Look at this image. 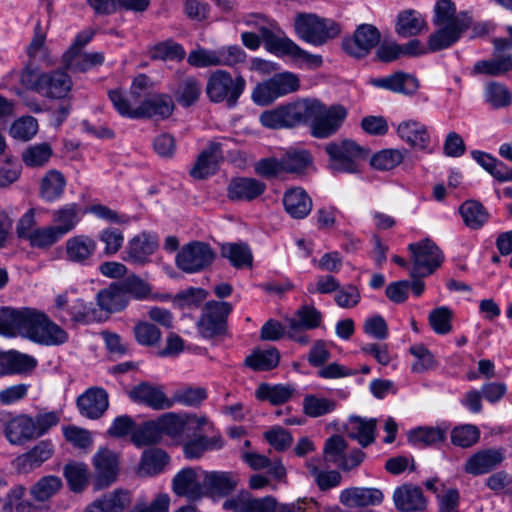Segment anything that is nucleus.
<instances>
[{
    "instance_id": "nucleus-38",
    "label": "nucleus",
    "mask_w": 512,
    "mask_h": 512,
    "mask_svg": "<svg viewBox=\"0 0 512 512\" xmlns=\"http://www.w3.org/2000/svg\"><path fill=\"white\" fill-rule=\"evenodd\" d=\"M459 212L464 224L472 229L482 228L489 219V213L486 208L476 200H466L459 207Z\"/></svg>"
},
{
    "instance_id": "nucleus-21",
    "label": "nucleus",
    "mask_w": 512,
    "mask_h": 512,
    "mask_svg": "<svg viewBox=\"0 0 512 512\" xmlns=\"http://www.w3.org/2000/svg\"><path fill=\"white\" fill-rule=\"evenodd\" d=\"M96 241L84 234L70 237L65 242L66 260L80 265H86L92 259L96 252Z\"/></svg>"
},
{
    "instance_id": "nucleus-37",
    "label": "nucleus",
    "mask_w": 512,
    "mask_h": 512,
    "mask_svg": "<svg viewBox=\"0 0 512 512\" xmlns=\"http://www.w3.org/2000/svg\"><path fill=\"white\" fill-rule=\"evenodd\" d=\"M294 393L295 388L291 384L270 385L268 383H261L255 392L257 399L268 401L272 405H281L288 402Z\"/></svg>"
},
{
    "instance_id": "nucleus-11",
    "label": "nucleus",
    "mask_w": 512,
    "mask_h": 512,
    "mask_svg": "<svg viewBox=\"0 0 512 512\" xmlns=\"http://www.w3.org/2000/svg\"><path fill=\"white\" fill-rule=\"evenodd\" d=\"M203 478V469L184 468L173 478V491L176 495L186 497L190 501H199L205 497Z\"/></svg>"
},
{
    "instance_id": "nucleus-28",
    "label": "nucleus",
    "mask_w": 512,
    "mask_h": 512,
    "mask_svg": "<svg viewBox=\"0 0 512 512\" xmlns=\"http://www.w3.org/2000/svg\"><path fill=\"white\" fill-rule=\"evenodd\" d=\"M393 500L396 508L403 512L423 510L426 506L422 490L411 484L398 487L394 491Z\"/></svg>"
},
{
    "instance_id": "nucleus-53",
    "label": "nucleus",
    "mask_w": 512,
    "mask_h": 512,
    "mask_svg": "<svg viewBox=\"0 0 512 512\" xmlns=\"http://www.w3.org/2000/svg\"><path fill=\"white\" fill-rule=\"evenodd\" d=\"M303 413L309 417L317 418L332 412L336 403L334 400L314 394L306 395L303 399Z\"/></svg>"
},
{
    "instance_id": "nucleus-25",
    "label": "nucleus",
    "mask_w": 512,
    "mask_h": 512,
    "mask_svg": "<svg viewBox=\"0 0 512 512\" xmlns=\"http://www.w3.org/2000/svg\"><path fill=\"white\" fill-rule=\"evenodd\" d=\"M264 182L248 177L233 178L228 185V198L233 201H252L264 193Z\"/></svg>"
},
{
    "instance_id": "nucleus-47",
    "label": "nucleus",
    "mask_w": 512,
    "mask_h": 512,
    "mask_svg": "<svg viewBox=\"0 0 512 512\" xmlns=\"http://www.w3.org/2000/svg\"><path fill=\"white\" fill-rule=\"evenodd\" d=\"M322 314L314 306L303 305L295 313L294 317L287 318L286 322L290 327H301L303 329H315L320 326Z\"/></svg>"
},
{
    "instance_id": "nucleus-40",
    "label": "nucleus",
    "mask_w": 512,
    "mask_h": 512,
    "mask_svg": "<svg viewBox=\"0 0 512 512\" xmlns=\"http://www.w3.org/2000/svg\"><path fill=\"white\" fill-rule=\"evenodd\" d=\"M280 353L276 348L255 349L245 358L244 365L253 371L272 370L279 364Z\"/></svg>"
},
{
    "instance_id": "nucleus-31",
    "label": "nucleus",
    "mask_w": 512,
    "mask_h": 512,
    "mask_svg": "<svg viewBox=\"0 0 512 512\" xmlns=\"http://www.w3.org/2000/svg\"><path fill=\"white\" fill-rule=\"evenodd\" d=\"M503 454L497 449H485L471 456L465 464V471L472 475L490 472L503 461Z\"/></svg>"
},
{
    "instance_id": "nucleus-56",
    "label": "nucleus",
    "mask_w": 512,
    "mask_h": 512,
    "mask_svg": "<svg viewBox=\"0 0 512 512\" xmlns=\"http://www.w3.org/2000/svg\"><path fill=\"white\" fill-rule=\"evenodd\" d=\"M2 363L8 373H23L34 369L37 361L27 354L10 351L4 356Z\"/></svg>"
},
{
    "instance_id": "nucleus-2",
    "label": "nucleus",
    "mask_w": 512,
    "mask_h": 512,
    "mask_svg": "<svg viewBox=\"0 0 512 512\" xmlns=\"http://www.w3.org/2000/svg\"><path fill=\"white\" fill-rule=\"evenodd\" d=\"M303 110V124L310 123L312 136L319 139L334 135L347 116L342 105L327 107L317 99H303Z\"/></svg>"
},
{
    "instance_id": "nucleus-57",
    "label": "nucleus",
    "mask_w": 512,
    "mask_h": 512,
    "mask_svg": "<svg viewBox=\"0 0 512 512\" xmlns=\"http://www.w3.org/2000/svg\"><path fill=\"white\" fill-rule=\"evenodd\" d=\"M64 475L70 489L81 492L88 484V467L82 463L68 464L64 468Z\"/></svg>"
},
{
    "instance_id": "nucleus-20",
    "label": "nucleus",
    "mask_w": 512,
    "mask_h": 512,
    "mask_svg": "<svg viewBox=\"0 0 512 512\" xmlns=\"http://www.w3.org/2000/svg\"><path fill=\"white\" fill-rule=\"evenodd\" d=\"M129 397L134 402L145 404L154 410L171 408L170 398L166 396L162 388L147 382L134 386L129 391Z\"/></svg>"
},
{
    "instance_id": "nucleus-17",
    "label": "nucleus",
    "mask_w": 512,
    "mask_h": 512,
    "mask_svg": "<svg viewBox=\"0 0 512 512\" xmlns=\"http://www.w3.org/2000/svg\"><path fill=\"white\" fill-rule=\"evenodd\" d=\"M157 248V237L146 231L141 232L128 241L125 249L126 256L123 257V260L135 264H145Z\"/></svg>"
},
{
    "instance_id": "nucleus-61",
    "label": "nucleus",
    "mask_w": 512,
    "mask_h": 512,
    "mask_svg": "<svg viewBox=\"0 0 512 512\" xmlns=\"http://www.w3.org/2000/svg\"><path fill=\"white\" fill-rule=\"evenodd\" d=\"M207 397L206 390L202 387H184L176 390L170 398L171 407L175 403L185 406H198Z\"/></svg>"
},
{
    "instance_id": "nucleus-32",
    "label": "nucleus",
    "mask_w": 512,
    "mask_h": 512,
    "mask_svg": "<svg viewBox=\"0 0 512 512\" xmlns=\"http://www.w3.org/2000/svg\"><path fill=\"white\" fill-rule=\"evenodd\" d=\"M371 83L376 87L405 95L414 94L419 87L418 80L415 77L402 72H396L383 78L372 79Z\"/></svg>"
},
{
    "instance_id": "nucleus-60",
    "label": "nucleus",
    "mask_w": 512,
    "mask_h": 512,
    "mask_svg": "<svg viewBox=\"0 0 512 512\" xmlns=\"http://www.w3.org/2000/svg\"><path fill=\"white\" fill-rule=\"evenodd\" d=\"M160 436L167 434L171 437L179 436L183 433L185 425L187 424L186 418L175 413H165L160 416L156 421Z\"/></svg>"
},
{
    "instance_id": "nucleus-52",
    "label": "nucleus",
    "mask_w": 512,
    "mask_h": 512,
    "mask_svg": "<svg viewBox=\"0 0 512 512\" xmlns=\"http://www.w3.org/2000/svg\"><path fill=\"white\" fill-rule=\"evenodd\" d=\"M62 487V480L58 476L48 475L40 478L30 490L32 497L44 502L54 496Z\"/></svg>"
},
{
    "instance_id": "nucleus-48",
    "label": "nucleus",
    "mask_w": 512,
    "mask_h": 512,
    "mask_svg": "<svg viewBox=\"0 0 512 512\" xmlns=\"http://www.w3.org/2000/svg\"><path fill=\"white\" fill-rule=\"evenodd\" d=\"M284 173L301 174L312 163L311 154L306 150H288L281 156Z\"/></svg>"
},
{
    "instance_id": "nucleus-62",
    "label": "nucleus",
    "mask_w": 512,
    "mask_h": 512,
    "mask_svg": "<svg viewBox=\"0 0 512 512\" xmlns=\"http://www.w3.org/2000/svg\"><path fill=\"white\" fill-rule=\"evenodd\" d=\"M131 440L138 447L158 443L161 440V436L156 422L149 421L136 427L132 433Z\"/></svg>"
},
{
    "instance_id": "nucleus-12",
    "label": "nucleus",
    "mask_w": 512,
    "mask_h": 512,
    "mask_svg": "<svg viewBox=\"0 0 512 512\" xmlns=\"http://www.w3.org/2000/svg\"><path fill=\"white\" fill-rule=\"evenodd\" d=\"M379 30L371 24H362L354 32L353 37L345 38L343 49L355 58L365 57L380 41Z\"/></svg>"
},
{
    "instance_id": "nucleus-18",
    "label": "nucleus",
    "mask_w": 512,
    "mask_h": 512,
    "mask_svg": "<svg viewBox=\"0 0 512 512\" xmlns=\"http://www.w3.org/2000/svg\"><path fill=\"white\" fill-rule=\"evenodd\" d=\"M72 88L70 76L63 70L44 72L40 78L38 94L50 99H63Z\"/></svg>"
},
{
    "instance_id": "nucleus-50",
    "label": "nucleus",
    "mask_w": 512,
    "mask_h": 512,
    "mask_svg": "<svg viewBox=\"0 0 512 512\" xmlns=\"http://www.w3.org/2000/svg\"><path fill=\"white\" fill-rule=\"evenodd\" d=\"M53 150L48 143H39L28 146L22 152V161L27 167L38 168L48 163Z\"/></svg>"
},
{
    "instance_id": "nucleus-4",
    "label": "nucleus",
    "mask_w": 512,
    "mask_h": 512,
    "mask_svg": "<svg viewBox=\"0 0 512 512\" xmlns=\"http://www.w3.org/2000/svg\"><path fill=\"white\" fill-rule=\"evenodd\" d=\"M245 86L246 81L241 75L233 77L228 71L218 69L209 75L205 90L211 102H224L232 108L236 106Z\"/></svg>"
},
{
    "instance_id": "nucleus-9",
    "label": "nucleus",
    "mask_w": 512,
    "mask_h": 512,
    "mask_svg": "<svg viewBox=\"0 0 512 512\" xmlns=\"http://www.w3.org/2000/svg\"><path fill=\"white\" fill-rule=\"evenodd\" d=\"M215 259V253L209 244L192 241L181 247L176 255V266L186 273L200 272L209 267Z\"/></svg>"
},
{
    "instance_id": "nucleus-10",
    "label": "nucleus",
    "mask_w": 512,
    "mask_h": 512,
    "mask_svg": "<svg viewBox=\"0 0 512 512\" xmlns=\"http://www.w3.org/2000/svg\"><path fill=\"white\" fill-rule=\"evenodd\" d=\"M303 99L263 112L260 122L270 129L292 128L303 124Z\"/></svg>"
},
{
    "instance_id": "nucleus-33",
    "label": "nucleus",
    "mask_w": 512,
    "mask_h": 512,
    "mask_svg": "<svg viewBox=\"0 0 512 512\" xmlns=\"http://www.w3.org/2000/svg\"><path fill=\"white\" fill-rule=\"evenodd\" d=\"M397 132L402 140L414 148L425 150L429 145L430 135L427 127L420 122L414 120L401 122Z\"/></svg>"
},
{
    "instance_id": "nucleus-15",
    "label": "nucleus",
    "mask_w": 512,
    "mask_h": 512,
    "mask_svg": "<svg viewBox=\"0 0 512 512\" xmlns=\"http://www.w3.org/2000/svg\"><path fill=\"white\" fill-rule=\"evenodd\" d=\"M239 481V475L232 471L204 470L205 497L228 496L236 490Z\"/></svg>"
},
{
    "instance_id": "nucleus-6",
    "label": "nucleus",
    "mask_w": 512,
    "mask_h": 512,
    "mask_svg": "<svg viewBox=\"0 0 512 512\" xmlns=\"http://www.w3.org/2000/svg\"><path fill=\"white\" fill-rule=\"evenodd\" d=\"M300 83L297 75L284 72L257 84L252 91V100L261 106L274 102L279 97L296 92Z\"/></svg>"
},
{
    "instance_id": "nucleus-26",
    "label": "nucleus",
    "mask_w": 512,
    "mask_h": 512,
    "mask_svg": "<svg viewBox=\"0 0 512 512\" xmlns=\"http://www.w3.org/2000/svg\"><path fill=\"white\" fill-rule=\"evenodd\" d=\"M82 209L77 203H69L52 211V227L63 238L81 221Z\"/></svg>"
},
{
    "instance_id": "nucleus-27",
    "label": "nucleus",
    "mask_w": 512,
    "mask_h": 512,
    "mask_svg": "<svg viewBox=\"0 0 512 512\" xmlns=\"http://www.w3.org/2000/svg\"><path fill=\"white\" fill-rule=\"evenodd\" d=\"M130 503V493L123 489H116L94 500L83 512H123Z\"/></svg>"
},
{
    "instance_id": "nucleus-22",
    "label": "nucleus",
    "mask_w": 512,
    "mask_h": 512,
    "mask_svg": "<svg viewBox=\"0 0 512 512\" xmlns=\"http://www.w3.org/2000/svg\"><path fill=\"white\" fill-rule=\"evenodd\" d=\"M4 433L12 445H23L37 439L33 418L26 414H20L8 420Z\"/></svg>"
},
{
    "instance_id": "nucleus-23",
    "label": "nucleus",
    "mask_w": 512,
    "mask_h": 512,
    "mask_svg": "<svg viewBox=\"0 0 512 512\" xmlns=\"http://www.w3.org/2000/svg\"><path fill=\"white\" fill-rule=\"evenodd\" d=\"M175 105L168 94H154L142 101L138 106L139 118L167 119L174 111Z\"/></svg>"
},
{
    "instance_id": "nucleus-3",
    "label": "nucleus",
    "mask_w": 512,
    "mask_h": 512,
    "mask_svg": "<svg viewBox=\"0 0 512 512\" xmlns=\"http://www.w3.org/2000/svg\"><path fill=\"white\" fill-rule=\"evenodd\" d=\"M325 152L329 157L328 168L333 173H358L360 161L369 155L368 149L351 139L329 142L325 145Z\"/></svg>"
},
{
    "instance_id": "nucleus-43",
    "label": "nucleus",
    "mask_w": 512,
    "mask_h": 512,
    "mask_svg": "<svg viewBox=\"0 0 512 512\" xmlns=\"http://www.w3.org/2000/svg\"><path fill=\"white\" fill-rule=\"evenodd\" d=\"M376 428V420H365L358 416L350 418V428L348 436L357 440L362 447H367L374 441V431Z\"/></svg>"
},
{
    "instance_id": "nucleus-54",
    "label": "nucleus",
    "mask_w": 512,
    "mask_h": 512,
    "mask_svg": "<svg viewBox=\"0 0 512 512\" xmlns=\"http://www.w3.org/2000/svg\"><path fill=\"white\" fill-rule=\"evenodd\" d=\"M446 431L441 428L419 427L409 432L408 439L418 446H429L444 441Z\"/></svg>"
},
{
    "instance_id": "nucleus-1",
    "label": "nucleus",
    "mask_w": 512,
    "mask_h": 512,
    "mask_svg": "<svg viewBox=\"0 0 512 512\" xmlns=\"http://www.w3.org/2000/svg\"><path fill=\"white\" fill-rule=\"evenodd\" d=\"M472 16L466 12H456L451 0H438L434 7L433 23L438 29L428 39V51L437 52L455 44L472 25Z\"/></svg>"
},
{
    "instance_id": "nucleus-24",
    "label": "nucleus",
    "mask_w": 512,
    "mask_h": 512,
    "mask_svg": "<svg viewBox=\"0 0 512 512\" xmlns=\"http://www.w3.org/2000/svg\"><path fill=\"white\" fill-rule=\"evenodd\" d=\"M384 495L376 488L351 487L344 489L339 495V501L346 507H367L379 505Z\"/></svg>"
},
{
    "instance_id": "nucleus-30",
    "label": "nucleus",
    "mask_w": 512,
    "mask_h": 512,
    "mask_svg": "<svg viewBox=\"0 0 512 512\" xmlns=\"http://www.w3.org/2000/svg\"><path fill=\"white\" fill-rule=\"evenodd\" d=\"M283 205L292 218L303 219L312 209V199L304 189L291 188L283 196Z\"/></svg>"
},
{
    "instance_id": "nucleus-29",
    "label": "nucleus",
    "mask_w": 512,
    "mask_h": 512,
    "mask_svg": "<svg viewBox=\"0 0 512 512\" xmlns=\"http://www.w3.org/2000/svg\"><path fill=\"white\" fill-rule=\"evenodd\" d=\"M97 305L105 312L106 316L119 312L129 304V297L125 296L119 282L110 284L107 288L97 293Z\"/></svg>"
},
{
    "instance_id": "nucleus-49",
    "label": "nucleus",
    "mask_w": 512,
    "mask_h": 512,
    "mask_svg": "<svg viewBox=\"0 0 512 512\" xmlns=\"http://www.w3.org/2000/svg\"><path fill=\"white\" fill-rule=\"evenodd\" d=\"M221 446L222 442L220 438H208L206 436H199L184 443L183 452L187 459L193 460L202 457L206 451L219 449Z\"/></svg>"
},
{
    "instance_id": "nucleus-5",
    "label": "nucleus",
    "mask_w": 512,
    "mask_h": 512,
    "mask_svg": "<svg viewBox=\"0 0 512 512\" xmlns=\"http://www.w3.org/2000/svg\"><path fill=\"white\" fill-rule=\"evenodd\" d=\"M294 26L300 39L315 46L325 44L341 32L340 25L334 20L320 18L315 14H298Z\"/></svg>"
},
{
    "instance_id": "nucleus-51",
    "label": "nucleus",
    "mask_w": 512,
    "mask_h": 512,
    "mask_svg": "<svg viewBox=\"0 0 512 512\" xmlns=\"http://www.w3.org/2000/svg\"><path fill=\"white\" fill-rule=\"evenodd\" d=\"M118 282L125 296L129 298L145 300L151 295V285L135 274L129 275Z\"/></svg>"
},
{
    "instance_id": "nucleus-44",
    "label": "nucleus",
    "mask_w": 512,
    "mask_h": 512,
    "mask_svg": "<svg viewBox=\"0 0 512 512\" xmlns=\"http://www.w3.org/2000/svg\"><path fill=\"white\" fill-rule=\"evenodd\" d=\"M221 255L227 258L235 268L241 269L252 266V252L245 243L222 244Z\"/></svg>"
},
{
    "instance_id": "nucleus-16",
    "label": "nucleus",
    "mask_w": 512,
    "mask_h": 512,
    "mask_svg": "<svg viewBox=\"0 0 512 512\" xmlns=\"http://www.w3.org/2000/svg\"><path fill=\"white\" fill-rule=\"evenodd\" d=\"M76 404L82 416L96 420L108 409V394L102 388L91 387L77 398Z\"/></svg>"
},
{
    "instance_id": "nucleus-41",
    "label": "nucleus",
    "mask_w": 512,
    "mask_h": 512,
    "mask_svg": "<svg viewBox=\"0 0 512 512\" xmlns=\"http://www.w3.org/2000/svg\"><path fill=\"white\" fill-rule=\"evenodd\" d=\"M202 91L200 81L188 76L178 82L177 87L173 90L176 101L183 107L193 105L200 97Z\"/></svg>"
},
{
    "instance_id": "nucleus-64",
    "label": "nucleus",
    "mask_w": 512,
    "mask_h": 512,
    "mask_svg": "<svg viewBox=\"0 0 512 512\" xmlns=\"http://www.w3.org/2000/svg\"><path fill=\"white\" fill-rule=\"evenodd\" d=\"M185 57L184 48L175 42L166 41L159 43L151 50L153 60H183Z\"/></svg>"
},
{
    "instance_id": "nucleus-14",
    "label": "nucleus",
    "mask_w": 512,
    "mask_h": 512,
    "mask_svg": "<svg viewBox=\"0 0 512 512\" xmlns=\"http://www.w3.org/2000/svg\"><path fill=\"white\" fill-rule=\"evenodd\" d=\"M222 143L211 141L203 149L190 170V176L197 180L214 175L219 169V163L223 160Z\"/></svg>"
},
{
    "instance_id": "nucleus-7",
    "label": "nucleus",
    "mask_w": 512,
    "mask_h": 512,
    "mask_svg": "<svg viewBox=\"0 0 512 512\" xmlns=\"http://www.w3.org/2000/svg\"><path fill=\"white\" fill-rule=\"evenodd\" d=\"M232 311L228 302L209 301L197 322L200 335L206 339L222 336L227 331V318Z\"/></svg>"
},
{
    "instance_id": "nucleus-42",
    "label": "nucleus",
    "mask_w": 512,
    "mask_h": 512,
    "mask_svg": "<svg viewBox=\"0 0 512 512\" xmlns=\"http://www.w3.org/2000/svg\"><path fill=\"white\" fill-rule=\"evenodd\" d=\"M243 460L254 470L268 468V474L274 479L282 480L285 478L286 470L279 460H271L256 452L244 453Z\"/></svg>"
},
{
    "instance_id": "nucleus-39",
    "label": "nucleus",
    "mask_w": 512,
    "mask_h": 512,
    "mask_svg": "<svg viewBox=\"0 0 512 512\" xmlns=\"http://www.w3.org/2000/svg\"><path fill=\"white\" fill-rule=\"evenodd\" d=\"M65 186L64 175L58 170H49L41 180L40 196L45 201L53 202L62 196Z\"/></svg>"
},
{
    "instance_id": "nucleus-46",
    "label": "nucleus",
    "mask_w": 512,
    "mask_h": 512,
    "mask_svg": "<svg viewBox=\"0 0 512 512\" xmlns=\"http://www.w3.org/2000/svg\"><path fill=\"white\" fill-rule=\"evenodd\" d=\"M24 308L2 307L0 309V334L8 337L19 335Z\"/></svg>"
},
{
    "instance_id": "nucleus-34",
    "label": "nucleus",
    "mask_w": 512,
    "mask_h": 512,
    "mask_svg": "<svg viewBox=\"0 0 512 512\" xmlns=\"http://www.w3.org/2000/svg\"><path fill=\"white\" fill-rule=\"evenodd\" d=\"M40 323L33 334V342L51 346L60 345L67 341V333L44 313L40 316Z\"/></svg>"
},
{
    "instance_id": "nucleus-58",
    "label": "nucleus",
    "mask_w": 512,
    "mask_h": 512,
    "mask_svg": "<svg viewBox=\"0 0 512 512\" xmlns=\"http://www.w3.org/2000/svg\"><path fill=\"white\" fill-rule=\"evenodd\" d=\"M310 475L321 491H327L340 485L342 476L336 470L324 471L320 470L314 463H307Z\"/></svg>"
},
{
    "instance_id": "nucleus-55",
    "label": "nucleus",
    "mask_w": 512,
    "mask_h": 512,
    "mask_svg": "<svg viewBox=\"0 0 512 512\" xmlns=\"http://www.w3.org/2000/svg\"><path fill=\"white\" fill-rule=\"evenodd\" d=\"M61 239L52 225L34 228L27 238L30 245L38 249H49Z\"/></svg>"
},
{
    "instance_id": "nucleus-36",
    "label": "nucleus",
    "mask_w": 512,
    "mask_h": 512,
    "mask_svg": "<svg viewBox=\"0 0 512 512\" xmlns=\"http://www.w3.org/2000/svg\"><path fill=\"white\" fill-rule=\"evenodd\" d=\"M168 454L159 448L147 449L143 452L138 468L140 476H153L161 473L169 463Z\"/></svg>"
},
{
    "instance_id": "nucleus-45",
    "label": "nucleus",
    "mask_w": 512,
    "mask_h": 512,
    "mask_svg": "<svg viewBox=\"0 0 512 512\" xmlns=\"http://www.w3.org/2000/svg\"><path fill=\"white\" fill-rule=\"evenodd\" d=\"M425 27V21L415 10L402 11L397 18L396 32L403 37L418 35Z\"/></svg>"
},
{
    "instance_id": "nucleus-19",
    "label": "nucleus",
    "mask_w": 512,
    "mask_h": 512,
    "mask_svg": "<svg viewBox=\"0 0 512 512\" xmlns=\"http://www.w3.org/2000/svg\"><path fill=\"white\" fill-rule=\"evenodd\" d=\"M53 445L49 441H40L28 452L16 457L13 466L18 473L27 474L40 467L53 455Z\"/></svg>"
},
{
    "instance_id": "nucleus-35",
    "label": "nucleus",
    "mask_w": 512,
    "mask_h": 512,
    "mask_svg": "<svg viewBox=\"0 0 512 512\" xmlns=\"http://www.w3.org/2000/svg\"><path fill=\"white\" fill-rule=\"evenodd\" d=\"M104 62V55L100 52L77 53L68 50L63 55V63L67 69L74 72H85L93 67L100 66Z\"/></svg>"
},
{
    "instance_id": "nucleus-13",
    "label": "nucleus",
    "mask_w": 512,
    "mask_h": 512,
    "mask_svg": "<svg viewBox=\"0 0 512 512\" xmlns=\"http://www.w3.org/2000/svg\"><path fill=\"white\" fill-rule=\"evenodd\" d=\"M95 468V488L103 489L115 482L119 473L118 455L107 449L101 448L93 456Z\"/></svg>"
},
{
    "instance_id": "nucleus-8",
    "label": "nucleus",
    "mask_w": 512,
    "mask_h": 512,
    "mask_svg": "<svg viewBox=\"0 0 512 512\" xmlns=\"http://www.w3.org/2000/svg\"><path fill=\"white\" fill-rule=\"evenodd\" d=\"M408 249L413 258V267L410 271L412 278L426 277L432 274L443 262L441 251L430 239L411 243Z\"/></svg>"
},
{
    "instance_id": "nucleus-63",
    "label": "nucleus",
    "mask_w": 512,
    "mask_h": 512,
    "mask_svg": "<svg viewBox=\"0 0 512 512\" xmlns=\"http://www.w3.org/2000/svg\"><path fill=\"white\" fill-rule=\"evenodd\" d=\"M403 158V153L400 150L384 149L372 156L370 164L375 169L387 171L398 166Z\"/></svg>"
},
{
    "instance_id": "nucleus-59",
    "label": "nucleus",
    "mask_w": 512,
    "mask_h": 512,
    "mask_svg": "<svg viewBox=\"0 0 512 512\" xmlns=\"http://www.w3.org/2000/svg\"><path fill=\"white\" fill-rule=\"evenodd\" d=\"M452 318L453 311L447 306H441L429 313L428 321L435 333L445 335L452 330Z\"/></svg>"
}]
</instances>
